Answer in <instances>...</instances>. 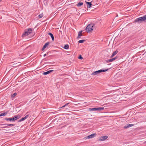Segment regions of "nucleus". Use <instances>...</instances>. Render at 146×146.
Returning <instances> with one entry per match:
<instances>
[{"instance_id":"f257e3e1","label":"nucleus","mask_w":146,"mask_h":146,"mask_svg":"<svg viewBox=\"0 0 146 146\" xmlns=\"http://www.w3.org/2000/svg\"><path fill=\"white\" fill-rule=\"evenodd\" d=\"M145 20H146V15L143 17H140L136 19L134 21V22L140 23Z\"/></svg>"},{"instance_id":"f03ea898","label":"nucleus","mask_w":146,"mask_h":146,"mask_svg":"<svg viewBox=\"0 0 146 146\" xmlns=\"http://www.w3.org/2000/svg\"><path fill=\"white\" fill-rule=\"evenodd\" d=\"M94 24L93 23H90L88 25L86 28V30L88 32L92 31L93 30V27Z\"/></svg>"},{"instance_id":"7ed1b4c3","label":"nucleus","mask_w":146,"mask_h":146,"mask_svg":"<svg viewBox=\"0 0 146 146\" xmlns=\"http://www.w3.org/2000/svg\"><path fill=\"white\" fill-rule=\"evenodd\" d=\"M109 69H106L105 70L101 69L98 71H96L93 72L91 74L92 75H98L99 74H100L103 72H105L109 70Z\"/></svg>"},{"instance_id":"20e7f679","label":"nucleus","mask_w":146,"mask_h":146,"mask_svg":"<svg viewBox=\"0 0 146 146\" xmlns=\"http://www.w3.org/2000/svg\"><path fill=\"white\" fill-rule=\"evenodd\" d=\"M33 31V29L31 28H29L27 29H26L25 31L22 35V36L24 37L29 35Z\"/></svg>"},{"instance_id":"39448f33","label":"nucleus","mask_w":146,"mask_h":146,"mask_svg":"<svg viewBox=\"0 0 146 146\" xmlns=\"http://www.w3.org/2000/svg\"><path fill=\"white\" fill-rule=\"evenodd\" d=\"M28 113L27 112L26 113V114H27V115H26L25 117H22L21 119H20L18 121V122H21V121H23L24 120H25V119H27V118H28L29 117V114H28Z\"/></svg>"},{"instance_id":"423d86ee","label":"nucleus","mask_w":146,"mask_h":146,"mask_svg":"<svg viewBox=\"0 0 146 146\" xmlns=\"http://www.w3.org/2000/svg\"><path fill=\"white\" fill-rule=\"evenodd\" d=\"M108 138V136L106 135L104 136H101L99 139V141H102L105 140Z\"/></svg>"},{"instance_id":"0eeeda50","label":"nucleus","mask_w":146,"mask_h":146,"mask_svg":"<svg viewBox=\"0 0 146 146\" xmlns=\"http://www.w3.org/2000/svg\"><path fill=\"white\" fill-rule=\"evenodd\" d=\"M50 43V42H46V43H45V44L44 45L42 48V51H43L44 49H45V48H46V47L48 46V45Z\"/></svg>"},{"instance_id":"6e6552de","label":"nucleus","mask_w":146,"mask_h":146,"mask_svg":"<svg viewBox=\"0 0 146 146\" xmlns=\"http://www.w3.org/2000/svg\"><path fill=\"white\" fill-rule=\"evenodd\" d=\"M97 135V134L96 133H94L92 134L89 135H88V136H87V137L88 139L90 138H94V137H95Z\"/></svg>"},{"instance_id":"1a4fd4ad","label":"nucleus","mask_w":146,"mask_h":146,"mask_svg":"<svg viewBox=\"0 0 146 146\" xmlns=\"http://www.w3.org/2000/svg\"><path fill=\"white\" fill-rule=\"evenodd\" d=\"M82 31H80L78 33V36L77 37V38L78 39H79L80 38H81V36L82 35Z\"/></svg>"},{"instance_id":"9d476101","label":"nucleus","mask_w":146,"mask_h":146,"mask_svg":"<svg viewBox=\"0 0 146 146\" xmlns=\"http://www.w3.org/2000/svg\"><path fill=\"white\" fill-rule=\"evenodd\" d=\"M118 58V57H117V56H116L113 58L110 59L108 60H107L106 61V62L108 63L112 62L114 61V60H115V59H117Z\"/></svg>"},{"instance_id":"9b49d317","label":"nucleus","mask_w":146,"mask_h":146,"mask_svg":"<svg viewBox=\"0 0 146 146\" xmlns=\"http://www.w3.org/2000/svg\"><path fill=\"white\" fill-rule=\"evenodd\" d=\"M134 125L133 124H127L124 127V129L128 128L132 126H133Z\"/></svg>"},{"instance_id":"f8f14e48","label":"nucleus","mask_w":146,"mask_h":146,"mask_svg":"<svg viewBox=\"0 0 146 146\" xmlns=\"http://www.w3.org/2000/svg\"><path fill=\"white\" fill-rule=\"evenodd\" d=\"M4 120L7 121H14L13 118H7L6 117L4 119Z\"/></svg>"},{"instance_id":"ddd939ff","label":"nucleus","mask_w":146,"mask_h":146,"mask_svg":"<svg viewBox=\"0 0 146 146\" xmlns=\"http://www.w3.org/2000/svg\"><path fill=\"white\" fill-rule=\"evenodd\" d=\"M7 127V124H2L0 125V128H3Z\"/></svg>"},{"instance_id":"4468645a","label":"nucleus","mask_w":146,"mask_h":146,"mask_svg":"<svg viewBox=\"0 0 146 146\" xmlns=\"http://www.w3.org/2000/svg\"><path fill=\"white\" fill-rule=\"evenodd\" d=\"M86 3L88 5V8H90L91 7L92 5L91 2L86 1Z\"/></svg>"},{"instance_id":"2eb2a0df","label":"nucleus","mask_w":146,"mask_h":146,"mask_svg":"<svg viewBox=\"0 0 146 146\" xmlns=\"http://www.w3.org/2000/svg\"><path fill=\"white\" fill-rule=\"evenodd\" d=\"M13 118V119L14 121H15V120L19 119V116L16 115L14 116Z\"/></svg>"},{"instance_id":"dca6fc26","label":"nucleus","mask_w":146,"mask_h":146,"mask_svg":"<svg viewBox=\"0 0 146 146\" xmlns=\"http://www.w3.org/2000/svg\"><path fill=\"white\" fill-rule=\"evenodd\" d=\"M48 35H49L51 36L52 41H54V36L52 34V33H48Z\"/></svg>"},{"instance_id":"f3484780","label":"nucleus","mask_w":146,"mask_h":146,"mask_svg":"<svg viewBox=\"0 0 146 146\" xmlns=\"http://www.w3.org/2000/svg\"><path fill=\"white\" fill-rule=\"evenodd\" d=\"M118 51L117 50H116L113 53L112 55L111 56V58H112L118 52Z\"/></svg>"},{"instance_id":"a211bd4d","label":"nucleus","mask_w":146,"mask_h":146,"mask_svg":"<svg viewBox=\"0 0 146 146\" xmlns=\"http://www.w3.org/2000/svg\"><path fill=\"white\" fill-rule=\"evenodd\" d=\"M63 48L65 49H68L69 48V46L68 44H66L64 45Z\"/></svg>"},{"instance_id":"6ab92c4d","label":"nucleus","mask_w":146,"mask_h":146,"mask_svg":"<svg viewBox=\"0 0 146 146\" xmlns=\"http://www.w3.org/2000/svg\"><path fill=\"white\" fill-rule=\"evenodd\" d=\"M7 114V112H4L1 113L0 114V117L2 116H5Z\"/></svg>"},{"instance_id":"aec40b11","label":"nucleus","mask_w":146,"mask_h":146,"mask_svg":"<svg viewBox=\"0 0 146 146\" xmlns=\"http://www.w3.org/2000/svg\"><path fill=\"white\" fill-rule=\"evenodd\" d=\"M90 111H96L97 110V108H90L89 109Z\"/></svg>"},{"instance_id":"412c9836","label":"nucleus","mask_w":146,"mask_h":146,"mask_svg":"<svg viewBox=\"0 0 146 146\" xmlns=\"http://www.w3.org/2000/svg\"><path fill=\"white\" fill-rule=\"evenodd\" d=\"M83 5V3L82 2L79 3L77 5V6L78 7H80Z\"/></svg>"},{"instance_id":"4be33fe9","label":"nucleus","mask_w":146,"mask_h":146,"mask_svg":"<svg viewBox=\"0 0 146 146\" xmlns=\"http://www.w3.org/2000/svg\"><path fill=\"white\" fill-rule=\"evenodd\" d=\"M85 40H81L78 41V42L79 43H82L85 41Z\"/></svg>"},{"instance_id":"5701e85b","label":"nucleus","mask_w":146,"mask_h":146,"mask_svg":"<svg viewBox=\"0 0 146 146\" xmlns=\"http://www.w3.org/2000/svg\"><path fill=\"white\" fill-rule=\"evenodd\" d=\"M104 109V107H99L97 108V110H101Z\"/></svg>"},{"instance_id":"b1692460","label":"nucleus","mask_w":146,"mask_h":146,"mask_svg":"<svg viewBox=\"0 0 146 146\" xmlns=\"http://www.w3.org/2000/svg\"><path fill=\"white\" fill-rule=\"evenodd\" d=\"M69 104V103H67L65 105L63 106H62L60 108H64L66 106H67Z\"/></svg>"},{"instance_id":"393cba45","label":"nucleus","mask_w":146,"mask_h":146,"mask_svg":"<svg viewBox=\"0 0 146 146\" xmlns=\"http://www.w3.org/2000/svg\"><path fill=\"white\" fill-rule=\"evenodd\" d=\"M7 124V127H8V126L11 127V126H14L15 125V124Z\"/></svg>"},{"instance_id":"a878e982","label":"nucleus","mask_w":146,"mask_h":146,"mask_svg":"<svg viewBox=\"0 0 146 146\" xmlns=\"http://www.w3.org/2000/svg\"><path fill=\"white\" fill-rule=\"evenodd\" d=\"M48 74H49V73L48 71L46 72H44L43 73V74L44 75H46Z\"/></svg>"},{"instance_id":"bb28decb","label":"nucleus","mask_w":146,"mask_h":146,"mask_svg":"<svg viewBox=\"0 0 146 146\" xmlns=\"http://www.w3.org/2000/svg\"><path fill=\"white\" fill-rule=\"evenodd\" d=\"M17 94L16 93H15L11 95V96L12 98H14L16 95Z\"/></svg>"},{"instance_id":"cd10ccee","label":"nucleus","mask_w":146,"mask_h":146,"mask_svg":"<svg viewBox=\"0 0 146 146\" xmlns=\"http://www.w3.org/2000/svg\"><path fill=\"white\" fill-rule=\"evenodd\" d=\"M43 16V14H41L38 16V18L40 19Z\"/></svg>"},{"instance_id":"c85d7f7f","label":"nucleus","mask_w":146,"mask_h":146,"mask_svg":"<svg viewBox=\"0 0 146 146\" xmlns=\"http://www.w3.org/2000/svg\"><path fill=\"white\" fill-rule=\"evenodd\" d=\"M78 58L79 59H81V60H82L83 59V58L82 56L81 55H80L79 56Z\"/></svg>"},{"instance_id":"c756f323","label":"nucleus","mask_w":146,"mask_h":146,"mask_svg":"<svg viewBox=\"0 0 146 146\" xmlns=\"http://www.w3.org/2000/svg\"><path fill=\"white\" fill-rule=\"evenodd\" d=\"M53 71H54L53 70H50L48 71V72L49 73H50Z\"/></svg>"},{"instance_id":"7c9ffc66","label":"nucleus","mask_w":146,"mask_h":146,"mask_svg":"<svg viewBox=\"0 0 146 146\" xmlns=\"http://www.w3.org/2000/svg\"><path fill=\"white\" fill-rule=\"evenodd\" d=\"M46 54H44V57H45V56H46Z\"/></svg>"},{"instance_id":"2f4dec72","label":"nucleus","mask_w":146,"mask_h":146,"mask_svg":"<svg viewBox=\"0 0 146 146\" xmlns=\"http://www.w3.org/2000/svg\"><path fill=\"white\" fill-rule=\"evenodd\" d=\"M46 63H50V64H51V63L50 62H47Z\"/></svg>"},{"instance_id":"473e14b6","label":"nucleus","mask_w":146,"mask_h":146,"mask_svg":"<svg viewBox=\"0 0 146 146\" xmlns=\"http://www.w3.org/2000/svg\"><path fill=\"white\" fill-rule=\"evenodd\" d=\"M5 129H3V130L4 131H5Z\"/></svg>"},{"instance_id":"72a5a7b5","label":"nucleus","mask_w":146,"mask_h":146,"mask_svg":"<svg viewBox=\"0 0 146 146\" xmlns=\"http://www.w3.org/2000/svg\"><path fill=\"white\" fill-rule=\"evenodd\" d=\"M68 109V108H66V109Z\"/></svg>"},{"instance_id":"f704fd0d","label":"nucleus","mask_w":146,"mask_h":146,"mask_svg":"<svg viewBox=\"0 0 146 146\" xmlns=\"http://www.w3.org/2000/svg\"><path fill=\"white\" fill-rule=\"evenodd\" d=\"M145 143H146V141H145Z\"/></svg>"},{"instance_id":"c9c22d12","label":"nucleus","mask_w":146,"mask_h":146,"mask_svg":"<svg viewBox=\"0 0 146 146\" xmlns=\"http://www.w3.org/2000/svg\"><path fill=\"white\" fill-rule=\"evenodd\" d=\"M2 0H0V2Z\"/></svg>"}]
</instances>
